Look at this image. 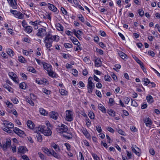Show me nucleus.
Returning <instances> with one entry per match:
<instances>
[{"label":"nucleus","mask_w":160,"mask_h":160,"mask_svg":"<svg viewBox=\"0 0 160 160\" xmlns=\"http://www.w3.org/2000/svg\"><path fill=\"white\" fill-rule=\"evenodd\" d=\"M77 16L78 18L79 19V20L81 21L82 22H84V18L82 14H80L78 15Z\"/></svg>","instance_id":"nucleus-42"},{"label":"nucleus","mask_w":160,"mask_h":160,"mask_svg":"<svg viewBox=\"0 0 160 160\" xmlns=\"http://www.w3.org/2000/svg\"><path fill=\"white\" fill-rule=\"evenodd\" d=\"M3 124L4 125L5 128L8 129L12 128L14 127L13 124L8 121H4Z\"/></svg>","instance_id":"nucleus-10"},{"label":"nucleus","mask_w":160,"mask_h":160,"mask_svg":"<svg viewBox=\"0 0 160 160\" xmlns=\"http://www.w3.org/2000/svg\"><path fill=\"white\" fill-rule=\"evenodd\" d=\"M82 133L87 138H90V135L86 129L82 131Z\"/></svg>","instance_id":"nucleus-36"},{"label":"nucleus","mask_w":160,"mask_h":160,"mask_svg":"<svg viewBox=\"0 0 160 160\" xmlns=\"http://www.w3.org/2000/svg\"><path fill=\"white\" fill-rule=\"evenodd\" d=\"M62 55L63 56V58L65 59H68L70 58L72 56L71 55L68 54H66L64 53H61Z\"/></svg>","instance_id":"nucleus-28"},{"label":"nucleus","mask_w":160,"mask_h":160,"mask_svg":"<svg viewBox=\"0 0 160 160\" xmlns=\"http://www.w3.org/2000/svg\"><path fill=\"white\" fill-rule=\"evenodd\" d=\"M48 75L52 78H56V74L53 71L51 70L50 71L48 72Z\"/></svg>","instance_id":"nucleus-20"},{"label":"nucleus","mask_w":160,"mask_h":160,"mask_svg":"<svg viewBox=\"0 0 160 160\" xmlns=\"http://www.w3.org/2000/svg\"><path fill=\"white\" fill-rule=\"evenodd\" d=\"M88 115L91 119H94L95 118V115L93 112L90 111L88 112Z\"/></svg>","instance_id":"nucleus-27"},{"label":"nucleus","mask_w":160,"mask_h":160,"mask_svg":"<svg viewBox=\"0 0 160 160\" xmlns=\"http://www.w3.org/2000/svg\"><path fill=\"white\" fill-rule=\"evenodd\" d=\"M143 81L144 82V85L146 86L149 83H151V82L147 78H144Z\"/></svg>","instance_id":"nucleus-43"},{"label":"nucleus","mask_w":160,"mask_h":160,"mask_svg":"<svg viewBox=\"0 0 160 160\" xmlns=\"http://www.w3.org/2000/svg\"><path fill=\"white\" fill-rule=\"evenodd\" d=\"M20 75L23 78L25 79L26 80L27 79V76L24 73L21 72L20 73Z\"/></svg>","instance_id":"nucleus-59"},{"label":"nucleus","mask_w":160,"mask_h":160,"mask_svg":"<svg viewBox=\"0 0 160 160\" xmlns=\"http://www.w3.org/2000/svg\"><path fill=\"white\" fill-rule=\"evenodd\" d=\"M27 85L24 82L21 83L19 84V87L23 89H25L26 88Z\"/></svg>","instance_id":"nucleus-29"},{"label":"nucleus","mask_w":160,"mask_h":160,"mask_svg":"<svg viewBox=\"0 0 160 160\" xmlns=\"http://www.w3.org/2000/svg\"><path fill=\"white\" fill-rule=\"evenodd\" d=\"M18 58V60L20 62L23 63L25 62V59L22 56H19Z\"/></svg>","instance_id":"nucleus-40"},{"label":"nucleus","mask_w":160,"mask_h":160,"mask_svg":"<svg viewBox=\"0 0 160 160\" xmlns=\"http://www.w3.org/2000/svg\"><path fill=\"white\" fill-rule=\"evenodd\" d=\"M52 155L53 156L56 158L57 159H60V155L55 152L53 150H52Z\"/></svg>","instance_id":"nucleus-24"},{"label":"nucleus","mask_w":160,"mask_h":160,"mask_svg":"<svg viewBox=\"0 0 160 160\" xmlns=\"http://www.w3.org/2000/svg\"><path fill=\"white\" fill-rule=\"evenodd\" d=\"M15 17L20 19H22L24 18V15L21 12H18Z\"/></svg>","instance_id":"nucleus-26"},{"label":"nucleus","mask_w":160,"mask_h":160,"mask_svg":"<svg viewBox=\"0 0 160 160\" xmlns=\"http://www.w3.org/2000/svg\"><path fill=\"white\" fill-rule=\"evenodd\" d=\"M6 104L8 107L11 108L13 106V104L12 103L10 102L9 101H7L6 102Z\"/></svg>","instance_id":"nucleus-60"},{"label":"nucleus","mask_w":160,"mask_h":160,"mask_svg":"<svg viewBox=\"0 0 160 160\" xmlns=\"http://www.w3.org/2000/svg\"><path fill=\"white\" fill-rule=\"evenodd\" d=\"M92 155L94 160H100L99 158L95 153H92Z\"/></svg>","instance_id":"nucleus-45"},{"label":"nucleus","mask_w":160,"mask_h":160,"mask_svg":"<svg viewBox=\"0 0 160 160\" xmlns=\"http://www.w3.org/2000/svg\"><path fill=\"white\" fill-rule=\"evenodd\" d=\"M7 53L10 56H13L14 54V53L13 51H8Z\"/></svg>","instance_id":"nucleus-55"},{"label":"nucleus","mask_w":160,"mask_h":160,"mask_svg":"<svg viewBox=\"0 0 160 160\" xmlns=\"http://www.w3.org/2000/svg\"><path fill=\"white\" fill-rule=\"evenodd\" d=\"M107 130L110 132L112 133H113L114 132V130L111 127H108L107 128Z\"/></svg>","instance_id":"nucleus-64"},{"label":"nucleus","mask_w":160,"mask_h":160,"mask_svg":"<svg viewBox=\"0 0 160 160\" xmlns=\"http://www.w3.org/2000/svg\"><path fill=\"white\" fill-rule=\"evenodd\" d=\"M64 46L66 48H70L72 47V45L69 43H66L64 44Z\"/></svg>","instance_id":"nucleus-47"},{"label":"nucleus","mask_w":160,"mask_h":160,"mask_svg":"<svg viewBox=\"0 0 160 160\" xmlns=\"http://www.w3.org/2000/svg\"><path fill=\"white\" fill-rule=\"evenodd\" d=\"M70 39L74 44L77 45L78 46L79 45L78 44H79V43L77 39L76 38L73 37H71Z\"/></svg>","instance_id":"nucleus-19"},{"label":"nucleus","mask_w":160,"mask_h":160,"mask_svg":"<svg viewBox=\"0 0 160 160\" xmlns=\"http://www.w3.org/2000/svg\"><path fill=\"white\" fill-rule=\"evenodd\" d=\"M40 22V21H39L38 20H36L35 22L31 21L30 22V24L34 26L38 24H39Z\"/></svg>","instance_id":"nucleus-39"},{"label":"nucleus","mask_w":160,"mask_h":160,"mask_svg":"<svg viewBox=\"0 0 160 160\" xmlns=\"http://www.w3.org/2000/svg\"><path fill=\"white\" fill-rule=\"evenodd\" d=\"M51 146L53 147L57 152H60V149L59 146L54 142L51 143Z\"/></svg>","instance_id":"nucleus-12"},{"label":"nucleus","mask_w":160,"mask_h":160,"mask_svg":"<svg viewBox=\"0 0 160 160\" xmlns=\"http://www.w3.org/2000/svg\"><path fill=\"white\" fill-rule=\"evenodd\" d=\"M42 92L47 95H49L51 93V91L48 90L46 88H43L42 89Z\"/></svg>","instance_id":"nucleus-46"},{"label":"nucleus","mask_w":160,"mask_h":160,"mask_svg":"<svg viewBox=\"0 0 160 160\" xmlns=\"http://www.w3.org/2000/svg\"><path fill=\"white\" fill-rule=\"evenodd\" d=\"M63 136L68 139H70L72 138V135L71 133H68L67 135L63 134Z\"/></svg>","instance_id":"nucleus-32"},{"label":"nucleus","mask_w":160,"mask_h":160,"mask_svg":"<svg viewBox=\"0 0 160 160\" xmlns=\"http://www.w3.org/2000/svg\"><path fill=\"white\" fill-rule=\"evenodd\" d=\"M104 79L106 81H110V79H111V78L108 75H105L104 76Z\"/></svg>","instance_id":"nucleus-54"},{"label":"nucleus","mask_w":160,"mask_h":160,"mask_svg":"<svg viewBox=\"0 0 160 160\" xmlns=\"http://www.w3.org/2000/svg\"><path fill=\"white\" fill-rule=\"evenodd\" d=\"M26 101L29 103L32 106H33L34 105V103L30 98H27L26 99Z\"/></svg>","instance_id":"nucleus-41"},{"label":"nucleus","mask_w":160,"mask_h":160,"mask_svg":"<svg viewBox=\"0 0 160 160\" xmlns=\"http://www.w3.org/2000/svg\"><path fill=\"white\" fill-rule=\"evenodd\" d=\"M93 79L92 77H89L88 80L87 89L88 92L89 93H91L92 92V90L95 87V85L92 82V80Z\"/></svg>","instance_id":"nucleus-3"},{"label":"nucleus","mask_w":160,"mask_h":160,"mask_svg":"<svg viewBox=\"0 0 160 160\" xmlns=\"http://www.w3.org/2000/svg\"><path fill=\"white\" fill-rule=\"evenodd\" d=\"M46 28H40L38 30V32L37 34V35L39 37H43L44 36L47 35Z\"/></svg>","instance_id":"nucleus-6"},{"label":"nucleus","mask_w":160,"mask_h":160,"mask_svg":"<svg viewBox=\"0 0 160 160\" xmlns=\"http://www.w3.org/2000/svg\"><path fill=\"white\" fill-rule=\"evenodd\" d=\"M133 58L135 60V61L138 63L139 64H140L142 62L135 55H132Z\"/></svg>","instance_id":"nucleus-37"},{"label":"nucleus","mask_w":160,"mask_h":160,"mask_svg":"<svg viewBox=\"0 0 160 160\" xmlns=\"http://www.w3.org/2000/svg\"><path fill=\"white\" fill-rule=\"evenodd\" d=\"M27 125L28 126L30 129H32L34 128V123L33 122L30 120H28L27 122Z\"/></svg>","instance_id":"nucleus-16"},{"label":"nucleus","mask_w":160,"mask_h":160,"mask_svg":"<svg viewBox=\"0 0 160 160\" xmlns=\"http://www.w3.org/2000/svg\"><path fill=\"white\" fill-rule=\"evenodd\" d=\"M8 75L11 78L15 77L17 76V75L12 72H9Z\"/></svg>","instance_id":"nucleus-56"},{"label":"nucleus","mask_w":160,"mask_h":160,"mask_svg":"<svg viewBox=\"0 0 160 160\" xmlns=\"http://www.w3.org/2000/svg\"><path fill=\"white\" fill-rule=\"evenodd\" d=\"M99 33L102 37H105L106 36L105 32L103 31L100 30L99 31Z\"/></svg>","instance_id":"nucleus-63"},{"label":"nucleus","mask_w":160,"mask_h":160,"mask_svg":"<svg viewBox=\"0 0 160 160\" xmlns=\"http://www.w3.org/2000/svg\"><path fill=\"white\" fill-rule=\"evenodd\" d=\"M146 98L147 102L150 103H151L153 102L154 101L153 98L150 95L147 96Z\"/></svg>","instance_id":"nucleus-17"},{"label":"nucleus","mask_w":160,"mask_h":160,"mask_svg":"<svg viewBox=\"0 0 160 160\" xmlns=\"http://www.w3.org/2000/svg\"><path fill=\"white\" fill-rule=\"evenodd\" d=\"M39 111L40 113L43 115L45 116L47 115L48 112L43 108H41L39 109Z\"/></svg>","instance_id":"nucleus-23"},{"label":"nucleus","mask_w":160,"mask_h":160,"mask_svg":"<svg viewBox=\"0 0 160 160\" xmlns=\"http://www.w3.org/2000/svg\"><path fill=\"white\" fill-rule=\"evenodd\" d=\"M130 101V99L128 97H125L124 98V102L126 104H128Z\"/></svg>","instance_id":"nucleus-61"},{"label":"nucleus","mask_w":160,"mask_h":160,"mask_svg":"<svg viewBox=\"0 0 160 160\" xmlns=\"http://www.w3.org/2000/svg\"><path fill=\"white\" fill-rule=\"evenodd\" d=\"M126 152H127V155L128 158L129 159H131L132 156L131 152L128 150H126Z\"/></svg>","instance_id":"nucleus-58"},{"label":"nucleus","mask_w":160,"mask_h":160,"mask_svg":"<svg viewBox=\"0 0 160 160\" xmlns=\"http://www.w3.org/2000/svg\"><path fill=\"white\" fill-rule=\"evenodd\" d=\"M10 5L13 9H16L17 8V4L16 2L15 1V2H14L13 1L10 2Z\"/></svg>","instance_id":"nucleus-33"},{"label":"nucleus","mask_w":160,"mask_h":160,"mask_svg":"<svg viewBox=\"0 0 160 160\" xmlns=\"http://www.w3.org/2000/svg\"><path fill=\"white\" fill-rule=\"evenodd\" d=\"M132 103L131 105L133 106L136 107L138 106V104L137 102L134 100H132L131 99Z\"/></svg>","instance_id":"nucleus-52"},{"label":"nucleus","mask_w":160,"mask_h":160,"mask_svg":"<svg viewBox=\"0 0 160 160\" xmlns=\"http://www.w3.org/2000/svg\"><path fill=\"white\" fill-rule=\"evenodd\" d=\"M13 131L16 134L20 137H23L25 136V134L24 131L21 130L18 128L15 127L13 129Z\"/></svg>","instance_id":"nucleus-7"},{"label":"nucleus","mask_w":160,"mask_h":160,"mask_svg":"<svg viewBox=\"0 0 160 160\" xmlns=\"http://www.w3.org/2000/svg\"><path fill=\"white\" fill-rule=\"evenodd\" d=\"M98 109L103 113H106V109L102 104H100L98 105Z\"/></svg>","instance_id":"nucleus-21"},{"label":"nucleus","mask_w":160,"mask_h":160,"mask_svg":"<svg viewBox=\"0 0 160 160\" xmlns=\"http://www.w3.org/2000/svg\"><path fill=\"white\" fill-rule=\"evenodd\" d=\"M42 64L43 65L44 68L47 72L50 71L52 69V66L50 64L44 62H42Z\"/></svg>","instance_id":"nucleus-9"},{"label":"nucleus","mask_w":160,"mask_h":160,"mask_svg":"<svg viewBox=\"0 0 160 160\" xmlns=\"http://www.w3.org/2000/svg\"><path fill=\"white\" fill-rule=\"evenodd\" d=\"M138 12L139 15L140 16L142 17L143 16L144 14V11H143V10L142 9H139L138 10Z\"/></svg>","instance_id":"nucleus-53"},{"label":"nucleus","mask_w":160,"mask_h":160,"mask_svg":"<svg viewBox=\"0 0 160 160\" xmlns=\"http://www.w3.org/2000/svg\"><path fill=\"white\" fill-rule=\"evenodd\" d=\"M132 152L135 153L138 156H139L140 155V152L138 151H137L135 148L133 147V146H132Z\"/></svg>","instance_id":"nucleus-35"},{"label":"nucleus","mask_w":160,"mask_h":160,"mask_svg":"<svg viewBox=\"0 0 160 160\" xmlns=\"http://www.w3.org/2000/svg\"><path fill=\"white\" fill-rule=\"evenodd\" d=\"M66 119L69 122H71L73 120L72 112L70 110H67L66 111Z\"/></svg>","instance_id":"nucleus-5"},{"label":"nucleus","mask_w":160,"mask_h":160,"mask_svg":"<svg viewBox=\"0 0 160 160\" xmlns=\"http://www.w3.org/2000/svg\"><path fill=\"white\" fill-rule=\"evenodd\" d=\"M95 93L97 96L99 98H101L102 97V95L100 91L98 90H96Z\"/></svg>","instance_id":"nucleus-51"},{"label":"nucleus","mask_w":160,"mask_h":160,"mask_svg":"<svg viewBox=\"0 0 160 160\" xmlns=\"http://www.w3.org/2000/svg\"><path fill=\"white\" fill-rule=\"evenodd\" d=\"M3 86L4 88L7 89L9 92H12L11 91V90L12 89V88L11 87L9 86L7 83H5L3 84Z\"/></svg>","instance_id":"nucleus-25"},{"label":"nucleus","mask_w":160,"mask_h":160,"mask_svg":"<svg viewBox=\"0 0 160 160\" xmlns=\"http://www.w3.org/2000/svg\"><path fill=\"white\" fill-rule=\"evenodd\" d=\"M59 40V36L58 35H52L48 33L45 37L44 42L45 43L46 47L48 49L52 46V43L53 41L58 42Z\"/></svg>","instance_id":"nucleus-1"},{"label":"nucleus","mask_w":160,"mask_h":160,"mask_svg":"<svg viewBox=\"0 0 160 160\" xmlns=\"http://www.w3.org/2000/svg\"><path fill=\"white\" fill-rule=\"evenodd\" d=\"M12 101L14 103L17 104L18 102V99L16 98H13L12 99Z\"/></svg>","instance_id":"nucleus-62"},{"label":"nucleus","mask_w":160,"mask_h":160,"mask_svg":"<svg viewBox=\"0 0 160 160\" xmlns=\"http://www.w3.org/2000/svg\"><path fill=\"white\" fill-rule=\"evenodd\" d=\"M26 151V148L23 146H20L19 147L18 149V152L24 154L25 153Z\"/></svg>","instance_id":"nucleus-13"},{"label":"nucleus","mask_w":160,"mask_h":160,"mask_svg":"<svg viewBox=\"0 0 160 160\" xmlns=\"http://www.w3.org/2000/svg\"><path fill=\"white\" fill-rule=\"evenodd\" d=\"M38 129L39 131L41 132L42 133L46 136H50L52 134V132L50 129L45 125H40Z\"/></svg>","instance_id":"nucleus-2"},{"label":"nucleus","mask_w":160,"mask_h":160,"mask_svg":"<svg viewBox=\"0 0 160 160\" xmlns=\"http://www.w3.org/2000/svg\"><path fill=\"white\" fill-rule=\"evenodd\" d=\"M49 115L51 118L55 120H57L58 118V114L56 112L52 111L50 112Z\"/></svg>","instance_id":"nucleus-11"},{"label":"nucleus","mask_w":160,"mask_h":160,"mask_svg":"<svg viewBox=\"0 0 160 160\" xmlns=\"http://www.w3.org/2000/svg\"><path fill=\"white\" fill-rule=\"evenodd\" d=\"M56 28L59 31H63V27L59 23H57L56 24Z\"/></svg>","instance_id":"nucleus-22"},{"label":"nucleus","mask_w":160,"mask_h":160,"mask_svg":"<svg viewBox=\"0 0 160 160\" xmlns=\"http://www.w3.org/2000/svg\"><path fill=\"white\" fill-rule=\"evenodd\" d=\"M95 66L98 67H100L102 64V62L99 58H97L94 61Z\"/></svg>","instance_id":"nucleus-14"},{"label":"nucleus","mask_w":160,"mask_h":160,"mask_svg":"<svg viewBox=\"0 0 160 160\" xmlns=\"http://www.w3.org/2000/svg\"><path fill=\"white\" fill-rule=\"evenodd\" d=\"M60 92L62 95H67L68 94V92L63 89H61L60 90Z\"/></svg>","instance_id":"nucleus-31"},{"label":"nucleus","mask_w":160,"mask_h":160,"mask_svg":"<svg viewBox=\"0 0 160 160\" xmlns=\"http://www.w3.org/2000/svg\"><path fill=\"white\" fill-rule=\"evenodd\" d=\"M24 30L27 33H30L32 31V28L31 26H26V27H25Z\"/></svg>","instance_id":"nucleus-15"},{"label":"nucleus","mask_w":160,"mask_h":160,"mask_svg":"<svg viewBox=\"0 0 160 160\" xmlns=\"http://www.w3.org/2000/svg\"><path fill=\"white\" fill-rule=\"evenodd\" d=\"M143 121L146 127L151 128L152 123L151 119L148 117H146L143 118Z\"/></svg>","instance_id":"nucleus-8"},{"label":"nucleus","mask_w":160,"mask_h":160,"mask_svg":"<svg viewBox=\"0 0 160 160\" xmlns=\"http://www.w3.org/2000/svg\"><path fill=\"white\" fill-rule=\"evenodd\" d=\"M64 145L66 147L67 150L69 151L71 150V145L68 143H65Z\"/></svg>","instance_id":"nucleus-48"},{"label":"nucleus","mask_w":160,"mask_h":160,"mask_svg":"<svg viewBox=\"0 0 160 160\" xmlns=\"http://www.w3.org/2000/svg\"><path fill=\"white\" fill-rule=\"evenodd\" d=\"M86 123L87 126L88 127L90 126L91 125V124L90 120L88 119V117H87V118H86Z\"/></svg>","instance_id":"nucleus-49"},{"label":"nucleus","mask_w":160,"mask_h":160,"mask_svg":"<svg viewBox=\"0 0 160 160\" xmlns=\"http://www.w3.org/2000/svg\"><path fill=\"white\" fill-rule=\"evenodd\" d=\"M108 112L109 115L112 117L115 116V112L112 109L108 110Z\"/></svg>","instance_id":"nucleus-34"},{"label":"nucleus","mask_w":160,"mask_h":160,"mask_svg":"<svg viewBox=\"0 0 160 160\" xmlns=\"http://www.w3.org/2000/svg\"><path fill=\"white\" fill-rule=\"evenodd\" d=\"M68 127L63 124L58 125V127L56 128L57 131L59 133L66 132L68 130Z\"/></svg>","instance_id":"nucleus-4"},{"label":"nucleus","mask_w":160,"mask_h":160,"mask_svg":"<svg viewBox=\"0 0 160 160\" xmlns=\"http://www.w3.org/2000/svg\"><path fill=\"white\" fill-rule=\"evenodd\" d=\"M38 154L40 158L42 160H44L45 159V156L41 152H39Z\"/></svg>","instance_id":"nucleus-57"},{"label":"nucleus","mask_w":160,"mask_h":160,"mask_svg":"<svg viewBox=\"0 0 160 160\" xmlns=\"http://www.w3.org/2000/svg\"><path fill=\"white\" fill-rule=\"evenodd\" d=\"M118 54L123 59L126 58L127 55L124 52H121V51H119L118 53Z\"/></svg>","instance_id":"nucleus-18"},{"label":"nucleus","mask_w":160,"mask_h":160,"mask_svg":"<svg viewBox=\"0 0 160 160\" xmlns=\"http://www.w3.org/2000/svg\"><path fill=\"white\" fill-rule=\"evenodd\" d=\"M11 145V140L10 139L7 140L6 143L3 145V146L6 148H7L10 146Z\"/></svg>","instance_id":"nucleus-30"},{"label":"nucleus","mask_w":160,"mask_h":160,"mask_svg":"<svg viewBox=\"0 0 160 160\" xmlns=\"http://www.w3.org/2000/svg\"><path fill=\"white\" fill-rule=\"evenodd\" d=\"M38 141L39 142H41L42 140V136L40 134H37L36 135Z\"/></svg>","instance_id":"nucleus-38"},{"label":"nucleus","mask_w":160,"mask_h":160,"mask_svg":"<svg viewBox=\"0 0 160 160\" xmlns=\"http://www.w3.org/2000/svg\"><path fill=\"white\" fill-rule=\"evenodd\" d=\"M72 73L75 76H76L78 75V72L77 70L75 69H73L72 70Z\"/></svg>","instance_id":"nucleus-50"},{"label":"nucleus","mask_w":160,"mask_h":160,"mask_svg":"<svg viewBox=\"0 0 160 160\" xmlns=\"http://www.w3.org/2000/svg\"><path fill=\"white\" fill-rule=\"evenodd\" d=\"M3 130L8 133L12 134L13 133L12 131L10 129V128L8 129L7 128H5L3 129Z\"/></svg>","instance_id":"nucleus-44"}]
</instances>
